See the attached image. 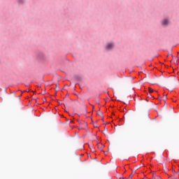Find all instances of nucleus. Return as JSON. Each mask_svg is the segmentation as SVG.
<instances>
[{
  "instance_id": "nucleus-9",
  "label": "nucleus",
  "mask_w": 179,
  "mask_h": 179,
  "mask_svg": "<svg viewBox=\"0 0 179 179\" xmlns=\"http://www.w3.org/2000/svg\"><path fill=\"white\" fill-rule=\"evenodd\" d=\"M98 114L100 115H101V113L99 112Z\"/></svg>"
},
{
  "instance_id": "nucleus-6",
  "label": "nucleus",
  "mask_w": 179,
  "mask_h": 179,
  "mask_svg": "<svg viewBox=\"0 0 179 179\" xmlns=\"http://www.w3.org/2000/svg\"><path fill=\"white\" fill-rule=\"evenodd\" d=\"M22 2H23V0H19L20 3H22Z\"/></svg>"
},
{
  "instance_id": "nucleus-13",
  "label": "nucleus",
  "mask_w": 179,
  "mask_h": 179,
  "mask_svg": "<svg viewBox=\"0 0 179 179\" xmlns=\"http://www.w3.org/2000/svg\"><path fill=\"white\" fill-rule=\"evenodd\" d=\"M128 179H131V178H128Z\"/></svg>"
},
{
  "instance_id": "nucleus-1",
  "label": "nucleus",
  "mask_w": 179,
  "mask_h": 179,
  "mask_svg": "<svg viewBox=\"0 0 179 179\" xmlns=\"http://www.w3.org/2000/svg\"><path fill=\"white\" fill-rule=\"evenodd\" d=\"M114 48V44L113 43H108L107 45H106V50H112V48Z\"/></svg>"
},
{
  "instance_id": "nucleus-8",
  "label": "nucleus",
  "mask_w": 179,
  "mask_h": 179,
  "mask_svg": "<svg viewBox=\"0 0 179 179\" xmlns=\"http://www.w3.org/2000/svg\"><path fill=\"white\" fill-rule=\"evenodd\" d=\"M169 90H172V88H171V87H169Z\"/></svg>"
},
{
  "instance_id": "nucleus-12",
  "label": "nucleus",
  "mask_w": 179,
  "mask_h": 179,
  "mask_svg": "<svg viewBox=\"0 0 179 179\" xmlns=\"http://www.w3.org/2000/svg\"><path fill=\"white\" fill-rule=\"evenodd\" d=\"M94 127H96V124H95V125H94Z\"/></svg>"
},
{
  "instance_id": "nucleus-10",
  "label": "nucleus",
  "mask_w": 179,
  "mask_h": 179,
  "mask_svg": "<svg viewBox=\"0 0 179 179\" xmlns=\"http://www.w3.org/2000/svg\"><path fill=\"white\" fill-rule=\"evenodd\" d=\"M24 92H27V90L24 91Z\"/></svg>"
},
{
  "instance_id": "nucleus-2",
  "label": "nucleus",
  "mask_w": 179,
  "mask_h": 179,
  "mask_svg": "<svg viewBox=\"0 0 179 179\" xmlns=\"http://www.w3.org/2000/svg\"><path fill=\"white\" fill-rule=\"evenodd\" d=\"M162 24H163L164 26H167V24H169V20H167V19L164 20L162 21Z\"/></svg>"
},
{
  "instance_id": "nucleus-7",
  "label": "nucleus",
  "mask_w": 179,
  "mask_h": 179,
  "mask_svg": "<svg viewBox=\"0 0 179 179\" xmlns=\"http://www.w3.org/2000/svg\"><path fill=\"white\" fill-rule=\"evenodd\" d=\"M172 89H176V86H173V87H172Z\"/></svg>"
},
{
  "instance_id": "nucleus-3",
  "label": "nucleus",
  "mask_w": 179,
  "mask_h": 179,
  "mask_svg": "<svg viewBox=\"0 0 179 179\" xmlns=\"http://www.w3.org/2000/svg\"><path fill=\"white\" fill-rule=\"evenodd\" d=\"M148 92H149V93H153V89L149 87L148 88Z\"/></svg>"
},
{
  "instance_id": "nucleus-11",
  "label": "nucleus",
  "mask_w": 179,
  "mask_h": 179,
  "mask_svg": "<svg viewBox=\"0 0 179 179\" xmlns=\"http://www.w3.org/2000/svg\"><path fill=\"white\" fill-rule=\"evenodd\" d=\"M94 127H96V124H95V125H94Z\"/></svg>"
},
{
  "instance_id": "nucleus-5",
  "label": "nucleus",
  "mask_w": 179,
  "mask_h": 179,
  "mask_svg": "<svg viewBox=\"0 0 179 179\" xmlns=\"http://www.w3.org/2000/svg\"><path fill=\"white\" fill-rule=\"evenodd\" d=\"M132 177H133V176H132V174H131V175L129 176V178L132 179Z\"/></svg>"
},
{
  "instance_id": "nucleus-4",
  "label": "nucleus",
  "mask_w": 179,
  "mask_h": 179,
  "mask_svg": "<svg viewBox=\"0 0 179 179\" xmlns=\"http://www.w3.org/2000/svg\"><path fill=\"white\" fill-rule=\"evenodd\" d=\"M166 99H167V96H166V95H164V100H166Z\"/></svg>"
}]
</instances>
